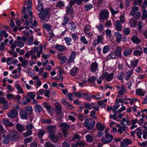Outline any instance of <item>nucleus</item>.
Segmentation results:
<instances>
[{"label": "nucleus", "mask_w": 147, "mask_h": 147, "mask_svg": "<svg viewBox=\"0 0 147 147\" xmlns=\"http://www.w3.org/2000/svg\"><path fill=\"white\" fill-rule=\"evenodd\" d=\"M147 17V11L146 9H143L142 10V19L144 20Z\"/></svg>", "instance_id": "44"}, {"label": "nucleus", "mask_w": 147, "mask_h": 147, "mask_svg": "<svg viewBox=\"0 0 147 147\" xmlns=\"http://www.w3.org/2000/svg\"><path fill=\"white\" fill-rule=\"evenodd\" d=\"M132 49L129 48L126 49L123 53L125 57H126L129 55L132 52Z\"/></svg>", "instance_id": "30"}, {"label": "nucleus", "mask_w": 147, "mask_h": 147, "mask_svg": "<svg viewBox=\"0 0 147 147\" xmlns=\"http://www.w3.org/2000/svg\"><path fill=\"white\" fill-rule=\"evenodd\" d=\"M76 143L78 146H80V147H84L85 145V143L84 142L80 141H77Z\"/></svg>", "instance_id": "60"}, {"label": "nucleus", "mask_w": 147, "mask_h": 147, "mask_svg": "<svg viewBox=\"0 0 147 147\" xmlns=\"http://www.w3.org/2000/svg\"><path fill=\"white\" fill-rule=\"evenodd\" d=\"M96 127L98 130L102 131L105 129V126L100 123L98 122L97 123L96 125Z\"/></svg>", "instance_id": "16"}, {"label": "nucleus", "mask_w": 147, "mask_h": 147, "mask_svg": "<svg viewBox=\"0 0 147 147\" xmlns=\"http://www.w3.org/2000/svg\"><path fill=\"white\" fill-rule=\"evenodd\" d=\"M100 17L104 20H106L108 17V11L107 10H103L100 14Z\"/></svg>", "instance_id": "10"}, {"label": "nucleus", "mask_w": 147, "mask_h": 147, "mask_svg": "<svg viewBox=\"0 0 147 147\" xmlns=\"http://www.w3.org/2000/svg\"><path fill=\"white\" fill-rule=\"evenodd\" d=\"M139 49V50H135L133 54L134 55L136 56H140L142 52V48L140 46H139L137 47Z\"/></svg>", "instance_id": "19"}, {"label": "nucleus", "mask_w": 147, "mask_h": 147, "mask_svg": "<svg viewBox=\"0 0 147 147\" xmlns=\"http://www.w3.org/2000/svg\"><path fill=\"white\" fill-rule=\"evenodd\" d=\"M18 115L17 111L13 109L10 112V118H13L16 117Z\"/></svg>", "instance_id": "14"}, {"label": "nucleus", "mask_w": 147, "mask_h": 147, "mask_svg": "<svg viewBox=\"0 0 147 147\" xmlns=\"http://www.w3.org/2000/svg\"><path fill=\"white\" fill-rule=\"evenodd\" d=\"M95 124V122L94 120L90 121L88 125V129H90L92 128L94 126Z\"/></svg>", "instance_id": "40"}, {"label": "nucleus", "mask_w": 147, "mask_h": 147, "mask_svg": "<svg viewBox=\"0 0 147 147\" xmlns=\"http://www.w3.org/2000/svg\"><path fill=\"white\" fill-rule=\"evenodd\" d=\"M85 138L86 139V140L88 142H92L93 140V136L90 134H88L87 135Z\"/></svg>", "instance_id": "36"}, {"label": "nucleus", "mask_w": 147, "mask_h": 147, "mask_svg": "<svg viewBox=\"0 0 147 147\" xmlns=\"http://www.w3.org/2000/svg\"><path fill=\"white\" fill-rule=\"evenodd\" d=\"M50 10L49 8H46L42 11L39 13L38 15L41 19V21L42 22H47L49 19V14Z\"/></svg>", "instance_id": "1"}, {"label": "nucleus", "mask_w": 147, "mask_h": 147, "mask_svg": "<svg viewBox=\"0 0 147 147\" xmlns=\"http://www.w3.org/2000/svg\"><path fill=\"white\" fill-rule=\"evenodd\" d=\"M143 26V23L142 21H140L138 22V29L139 31L142 28Z\"/></svg>", "instance_id": "62"}, {"label": "nucleus", "mask_w": 147, "mask_h": 147, "mask_svg": "<svg viewBox=\"0 0 147 147\" xmlns=\"http://www.w3.org/2000/svg\"><path fill=\"white\" fill-rule=\"evenodd\" d=\"M80 40L83 44H84L86 45L88 44V41L86 40L84 36H81L80 38Z\"/></svg>", "instance_id": "45"}, {"label": "nucleus", "mask_w": 147, "mask_h": 147, "mask_svg": "<svg viewBox=\"0 0 147 147\" xmlns=\"http://www.w3.org/2000/svg\"><path fill=\"white\" fill-rule=\"evenodd\" d=\"M44 107L51 114L54 113V109L53 107L51 106L47 102H44L43 103Z\"/></svg>", "instance_id": "5"}, {"label": "nucleus", "mask_w": 147, "mask_h": 147, "mask_svg": "<svg viewBox=\"0 0 147 147\" xmlns=\"http://www.w3.org/2000/svg\"><path fill=\"white\" fill-rule=\"evenodd\" d=\"M115 35L117 38V40L118 43H120L122 37V35L118 32L115 33Z\"/></svg>", "instance_id": "20"}, {"label": "nucleus", "mask_w": 147, "mask_h": 147, "mask_svg": "<svg viewBox=\"0 0 147 147\" xmlns=\"http://www.w3.org/2000/svg\"><path fill=\"white\" fill-rule=\"evenodd\" d=\"M142 3V0H134V5H140Z\"/></svg>", "instance_id": "59"}, {"label": "nucleus", "mask_w": 147, "mask_h": 147, "mask_svg": "<svg viewBox=\"0 0 147 147\" xmlns=\"http://www.w3.org/2000/svg\"><path fill=\"white\" fill-rule=\"evenodd\" d=\"M67 45L69 46L71 45L70 42L71 41L72 39L71 38L66 37L64 38Z\"/></svg>", "instance_id": "50"}, {"label": "nucleus", "mask_w": 147, "mask_h": 147, "mask_svg": "<svg viewBox=\"0 0 147 147\" xmlns=\"http://www.w3.org/2000/svg\"><path fill=\"white\" fill-rule=\"evenodd\" d=\"M145 93V92L141 88L137 89L136 94L140 96H143Z\"/></svg>", "instance_id": "23"}, {"label": "nucleus", "mask_w": 147, "mask_h": 147, "mask_svg": "<svg viewBox=\"0 0 147 147\" xmlns=\"http://www.w3.org/2000/svg\"><path fill=\"white\" fill-rule=\"evenodd\" d=\"M34 109L35 111L38 113L43 111V108L42 106L39 105H36L34 107Z\"/></svg>", "instance_id": "15"}, {"label": "nucleus", "mask_w": 147, "mask_h": 147, "mask_svg": "<svg viewBox=\"0 0 147 147\" xmlns=\"http://www.w3.org/2000/svg\"><path fill=\"white\" fill-rule=\"evenodd\" d=\"M44 146L45 147H54V145L49 142H46L44 144Z\"/></svg>", "instance_id": "51"}, {"label": "nucleus", "mask_w": 147, "mask_h": 147, "mask_svg": "<svg viewBox=\"0 0 147 147\" xmlns=\"http://www.w3.org/2000/svg\"><path fill=\"white\" fill-rule=\"evenodd\" d=\"M16 128L19 132H22L25 130L24 127L22 125L18 124L16 125Z\"/></svg>", "instance_id": "26"}, {"label": "nucleus", "mask_w": 147, "mask_h": 147, "mask_svg": "<svg viewBox=\"0 0 147 147\" xmlns=\"http://www.w3.org/2000/svg\"><path fill=\"white\" fill-rule=\"evenodd\" d=\"M55 48L60 52H62L66 50V48L64 46L58 44H57Z\"/></svg>", "instance_id": "18"}, {"label": "nucleus", "mask_w": 147, "mask_h": 147, "mask_svg": "<svg viewBox=\"0 0 147 147\" xmlns=\"http://www.w3.org/2000/svg\"><path fill=\"white\" fill-rule=\"evenodd\" d=\"M92 7L93 5L92 4L90 5H86L84 6V8L87 11L90 10Z\"/></svg>", "instance_id": "63"}, {"label": "nucleus", "mask_w": 147, "mask_h": 147, "mask_svg": "<svg viewBox=\"0 0 147 147\" xmlns=\"http://www.w3.org/2000/svg\"><path fill=\"white\" fill-rule=\"evenodd\" d=\"M69 20V19L68 17L67 16L64 17L62 25L64 26L65 25L67 24Z\"/></svg>", "instance_id": "42"}, {"label": "nucleus", "mask_w": 147, "mask_h": 147, "mask_svg": "<svg viewBox=\"0 0 147 147\" xmlns=\"http://www.w3.org/2000/svg\"><path fill=\"white\" fill-rule=\"evenodd\" d=\"M59 125L62 129V132L66 131L70 128V126L66 123H61Z\"/></svg>", "instance_id": "9"}, {"label": "nucleus", "mask_w": 147, "mask_h": 147, "mask_svg": "<svg viewBox=\"0 0 147 147\" xmlns=\"http://www.w3.org/2000/svg\"><path fill=\"white\" fill-rule=\"evenodd\" d=\"M109 9L112 14L113 15H115V14L117 13L119 11L117 9L116 10H115L111 7H110L109 8Z\"/></svg>", "instance_id": "56"}, {"label": "nucleus", "mask_w": 147, "mask_h": 147, "mask_svg": "<svg viewBox=\"0 0 147 147\" xmlns=\"http://www.w3.org/2000/svg\"><path fill=\"white\" fill-rule=\"evenodd\" d=\"M122 48L121 47H117L116 48V53H115L118 57H120L121 56V51Z\"/></svg>", "instance_id": "29"}, {"label": "nucleus", "mask_w": 147, "mask_h": 147, "mask_svg": "<svg viewBox=\"0 0 147 147\" xmlns=\"http://www.w3.org/2000/svg\"><path fill=\"white\" fill-rule=\"evenodd\" d=\"M47 132L49 134L48 137L51 141L53 143H56L58 142V138L55 136V131Z\"/></svg>", "instance_id": "4"}, {"label": "nucleus", "mask_w": 147, "mask_h": 147, "mask_svg": "<svg viewBox=\"0 0 147 147\" xmlns=\"http://www.w3.org/2000/svg\"><path fill=\"white\" fill-rule=\"evenodd\" d=\"M130 15L133 16L134 18L138 20L140 17L141 13L139 12H137Z\"/></svg>", "instance_id": "31"}, {"label": "nucleus", "mask_w": 147, "mask_h": 147, "mask_svg": "<svg viewBox=\"0 0 147 147\" xmlns=\"http://www.w3.org/2000/svg\"><path fill=\"white\" fill-rule=\"evenodd\" d=\"M3 136L4 138V139L3 141V143L6 144H8L9 141V136L8 134L6 135V134H4L3 135Z\"/></svg>", "instance_id": "17"}, {"label": "nucleus", "mask_w": 147, "mask_h": 147, "mask_svg": "<svg viewBox=\"0 0 147 147\" xmlns=\"http://www.w3.org/2000/svg\"><path fill=\"white\" fill-rule=\"evenodd\" d=\"M113 139V136L110 134H107L103 136L101 139L103 144H108L110 143Z\"/></svg>", "instance_id": "2"}, {"label": "nucleus", "mask_w": 147, "mask_h": 147, "mask_svg": "<svg viewBox=\"0 0 147 147\" xmlns=\"http://www.w3.org/2000/svg\"><path fill=\"white\" fill-rule=\"evenodd\" d=\"M138 10V7L136 6H134L132 8V10L130 11V14H132L135 13V12L137 11Z\"/></svg>", "instance_id": "46"}, {"label": "nucleus", "mask_w": 147, "mask_h": 147, "mask_svg": "<svg viewBox=\"0 0 147 147\" xmlns=\"http://www.w3.org/2000/svg\"><path fill=\"white\" fill-rule=\"evenodd\" d=\"M96 113V112L94 110L92 111L90 113V116L92 118L95 119H96L97 117L95 115Z\"/></svg>", "instance_id": "49"}, {"label": "nucleus", "mask_w": 147, "mask_h": 147, "mask_svg": "<svg viewBox=\"0 0 147 147\" xmlns=\"http://www.w3.org/2000/svg\"><path fill=\"white\" fill-rule=\"evenodd\" d=\"M32 138L33 137H32L26 138L24 140V142L25 144H27V143L31 142L32 140Z\"/></svg>", "instance_id": "64"}, {"label": "nucleus", "mask_w": 147, "mask_h": 147, "mask_svg": "<svg viewBox=\"0 0 147 147\" xmlns=\"http://www.w3.org/2000/svg\"><path fill=\"white\" fill-rule=\"evenodd\" d=\"M55 111L56 114L61 118L63 116L61 105L59 103H56L55 104Z\"/></svg>", "instance_id": "3"}, {"label": "nucleus", "mask_w": 147, "mask_h": 147, "mask_svg": "<svg viewBox=\"0 0 147 147\" xmlns=\"http://www.w3.org/2000/svg\"><path fill=\"white\" fill-rule=\"evenodd\" d=\"M21 98V96L19 95L15 96L12 94H10V99H12L14 100H17V102L18 103H20Z\"/></svg>", "instance_id": "13"}, {"label": "nucleus", "mask_w": 147, "mask_h": 147, "mask_svg": "<svg viewBox=\"0 0 147 147\" xmlns=\"http://www.w3.org/2000/svg\"><path fill=\"white\" fill-rule=\"evenodd\" d=\"M42 26L48 31H50L51 29V26L47 24H43Z\"/></svg>", "instance_id": "32"}, {"label": "nucleus", "mask_w": 147, "mask_h": 147, "mask_svg": "<svg viewBox=\"0 0 147 147\" xmlns=\"http://www.w3.org/2000/svg\"><path fill=\"white\" fill-rule=\"evenodd\" d=\"M28 65V60H24V61L22 62V66L24 67H26V66Z\"/></svg>", "instance_id": "54"}, {"label": "nucleus", "mask_w": 147, "mask_h": 147, "mask_svg": "<svg viewBox=\"0 0 147 147\" xmlns=\"http://www.w3.org/2000/svg\"><path fill=\"white\" fill-rule=\"evenodd\" d=\"M129 23L131 27H136L137 25V21L131 19L129 22Z\"/></svg>", "instance_id": "33"}, {"label": "nucleus", "mask_w": 147, "mask_h": 147, "mask_svg": "<svg viewBox=\"0 0 147 147\" xmlns=\"http://www.w3.org/2000/svg\"><path fill=\"white\" fill-rule=\"evenodd\" d=\"M44 7L42 6V3H38L37 7V9L39 11H41L43 9Z\"/></svg>", "instance_id": "47"}, {"label": "nucleus", "mask_w": 147, "mask_h": 147, "mask_svg": "<svg viewBox=\"0 0 147 147\" xmlns=\"http://www.w3.org/2000/svg\"><path fill=\"white\" fill-rule=\"evenodd\" d=\"M132 74V71L126 72L125 76V79L126 81H127L129 80Z\"/></svg>", "instance_id": "34"}, {"label": "nucleus", "mask_w": 147, "mask_h": 147, "mask_svg": "<svg viewBox=\"0 0 147 147\" xmlns=\"http://www.w3.org/2000/svg\"><path fill=\"white\" fill-rule=\"evenodd\" d=\"M123 31L126 35H129L130 32V30L129 28H124L123 30Z\"/></svg>", "instance_id": "48"}, {"label": "nucleus", "mask_w": 147, "mask_h": 147, "mask_svg": "<svg viewBox=\"0 0 147 147\" xmlns=\"http://www.w3.org/2000/svg\"><path fill=\"white\" fill-rule=\"evenodd\" d=\"M78 69L76 67H74L71 70L70 74L73 76H75L77 74Z\"/></svg>", "instance_id": "28"}, {"label": "nucleus", "mask_w": 147, "mask_h": 147, "mask_svg": "<svg viewBox=\"0 0 147 147\" xmlns=\"http://www.w3.org/2000/svg\"><path fill=\"white\" fill-rule=\"evenodd\" d=\"M10 134V140L13 141L14 140H16L18 138L19 136L17 135V133L16 131H14L11 132Z\"/></svg>", "instance_id": "6"}, {"label": "nucleus", "mask_w": 147, "mask_h": 147, "mask_svg": "<svg viewBox=\"0 0 147 147\" xmlns=\"http://www.w3.org/2000/svg\"><path fill=\"white\" fill-rule=\"evenodd\" d=\"M138 62V60H136L134 61H131V65L133 67H136Z\"/></svg>", "instance_id": "58"}, {"label": "nucleus", "mask_w": 147, "mask_h": 147, "mask_svg": "<svg viewBox=\"0 0 147 147\" xmlns=\"http://www.w3.org/2000/svg\"><path fill=\"white\" fill-rule=\"evenodd\" d=\"M20 115L22 119L26 120L28 117V113L24 110H22L20 112Z\"/></svg>", "instance_id": "8"}, {"label": "nucleus", "mask_w": 147, "mask_h": 147, "mask_svg": "<svg viewBox=\"0 0 147 147\" xmlns=\"http://www.w3.org/2000/svg\"><path fill=\"white\" fill-rule=\"evenodd\" d=\"M34 128L33 124L32 123H29L27 124L26 126V129L28 130H31Z\"/></svg>", "instance_id": "43"}, {"label": "nucleus", "mask_w": 147, "mask_h": 147, "mask_svg": "<svg viewBox=\"0 0 147 147\" xmlns=\"http://www.w3.org/2000/svg\"><path fill=\"white\" fill-rule=\"evenodd\" d=\"M47 132H52L55 131L56 129V126L54 125H49L47 127Z\"/></svg>", "instance_id": "21"}, {"label": "nucleus", "mask_w": 147, "mask_h": 147, "mask_svg": "<svg viewBox=\"0 0 147 147\" xmlns=\"http://www.w3.org/2000/svg\"><path fill=\"white\" fill-rule=\"evenodd\" d=\"M64 6V3L62 1H58L56 5V7H63Z\"/></svg>", "instance_id": "61"}, {"label": "nucleus", "mask_w": 147, "mask_h": 147, "mask_svg": "<svg viewBox=\"0 0 147 147\" xmlns=\"http://www.w3.org/2000/svg\"><path fill=\"white\" fill-rule=\"evenodd\" d=\"M66 11L67 13H70L71 14H73L74 13L72 7L71 6H67L66 7Z\"/></svg>", "instance_id": "35"}, {"label": "nucleus", "mask_w": 147, "mask_h": 147, "mask_svg": "<svg viewBox=\"0 0 147 147\" xmlns=\"http://www.w3.org/2000/svg\"><path fill=\"white\" fill-rule=\"evenodd\" d=\"M76 54V52H73L72 53L70 57L68 60V62L69 63L72 62H73L75 58Z\"/></svg>", "instance_id": "25"}, {"label": "nucleus", "mask_w": 147, "mask_h": 147, "mask_svg": "<svg viewBox=\"0 0 147 147\" xmlns=\"http://www.w3.org/2000/svg\"><path fill=\"white\" fill-rule=\"evenodd\" d=\"M113 74V73H111L110 74H108L107 78L106 80L107 81H110L112 80Z\"/></svg>", "instance_id": "52"}, {"label": "nucleus", "mask_w": 147, "mask_h": 147, "mask_svg": "<svg viewBox=\"0 0 147 147\" xmlns=\"http://www.w3.org/2000/svg\"><path fill=\"white\" fill-rule=\"evenodd\" d=\"M32 133V130H28L26 132L23 134V136L24 137H26L30 135Z\"/></svg>", "instance_id": "41"}, {"label": "nucleus", "mask_w": 147, "mask_h": 147, "mask_svg": "<svg viewBox=\"0 0 147 147\" xmlns=\"http://www.w3.org/2000/svg\"><path fill=\"white\" fill-rule=\"evenodd\" d=\"M98 64L96 62L92 63L91 66L90 71L93 73H95L98 70Z\"/></svg>", "instance_id": "12"}, {"label": "nucleus", "mask_w": 147, "mask_h": 147, "mask_svg": "<svg viewBox=\"0 0 147 147\" xmlns=\"http://www.w3.org/2000/svg\"><path fill=\"white\" fill-rule=\"evenodd\" d=\"M116 54L115 52L113 53H111L108 55V57L109 58H111L112 59H115L116 58Z\"/></svg>", "instance_id": "55"}, {"label": "nucleus", "mask_w": 147, "mask_h": 147, "mask_svg": "<svg viewBox=\"0 0 147 147\" xmlns=\"http://www.w3.org/2000/svg\"><path fill=\"white\" fill-rule=\"evenodd\" d=\"M131 40L134 43H139L140 40L136 36H133L131 38Z\"/></svg>", "instance_id": "27"}, {"label": "nucleus", "mask_w": 147, "mask_h": 147, "mask_svg": "<svg viewBox=\"0 0 147 147\" xmlns=\"http://www.w3.org/2000/svg\"><path fill=\"white\" fill-rule=\"evenodd\" d=\"M97 79L96 77L95 76H91L88 79V82L89 83H94L96 80Z\"/></svg>", "instance_id": "38"}, {"label": "nucleus", "mask_w": 147, "mask_h": 147, "mask_svg": "<svg viewBox=\"0 0 147 147\" xmlns=\"http://www.w3.org/2000/svg\"><path fill=\"white\" fill-rule=\"evenodd\" d=\"M124 73L123 72L119 73L117 76L118 79L121 80H122L124 78Z\"/></svg>", "instance_id": "39"}, {"label": "nucleus", "mask_w": 147, "mask_h": 147, "mask_svg": "<svg viewBox=\"0 0 147 147\" xmlns=\"http://www.w3.org/2000/svg\"><path fill=\"white\" fill-rule=\"evenodd\" d=\"M115 24L116 28L117 30L119 31H121L122 30V27L120 21H116Z\"/></svg>", "instance_id": "24"}, {"label": "nucleus", "mask_w": 147, "mask_h": 147, "mask_svg": "<svg viewBox=\"0 0 147 147\" xmlns=\"http://www.w3.org/2000/svg\"><path fill=\"white\" fill-rule=\"evenodd\" d=\"M131 140L130 139L125 138L120 142V146L121 147H125L128 144H131Z\"/></svg>", "instance_id": "7"}, {"label": "nucleus", "mask_w": 147, "mask_h": 147, "mask_svg": "<svg viewBox=\"0 0 147 147\" xmlns=\"http://www.w3.org/2000/svg\"><path fill=\"white\" fill-rule=\"evenodd\" d=\"M2 121L3 124L5 127H8L9 126V121L8 119H3Z\"/></svg>", "instance_id": "37"}, {"label": "nucleus", "mask_w": 147, "mask_h": 147, "mask_svg": "<svg viewBox=\"0 0 147 147\" xmlns=\"http://www.w3.org/2000/svg\"><path fill=\"white\" fill-rule=\"evenodd\" d=\"M109 50L110 48L109 46H105L103 48V52L104 53H107L109 51Z\"/></svg>", "instance_id": "53"}, {"label": "nucleus", "mask_w": 147, "mask_h": 147, "mask_svg": "<svg viewBox=\"0 0 147 147\" xmlns=\"http://www.w3.org/2000/svg\"><path fill=\"white\" fill-rule=\"evenodd\" d=\"M103 37L102 35L98 36L97 40H95L93 42V45L96 46L98 44L100 43H102L103 40Z\"/></svg>", "instance_id": "11"}, {"label": "nucleus", "mask_w": 147, "mask_h": 147, "mask_svg": "<svg viewBox=\"0 0 147 147\" xmlns=\"http://www.w3.org/2000/svg\"><path fill=\"white\" fill-rule=\"evenodd\" d=\"M45 133V131L44 130H40L39 131L38 133V136L40 138H42Z\"/></svg>", "instance_id": "57"}, {"label": "nucleus", "mask_w": 147, "mask_h": 147, "mask_svg": "<svg viewBox=\"0 0 147 147\" xmlns=\"http://www.w3.org/2000/svg\"><path fill=\"white\" fill-rule=\"evenodd\" d=\"M24 110L28 113V115H30L33 113V109L31 106L26 107Z\"/></svg>", "instance_id": "22"}]
</instances>
